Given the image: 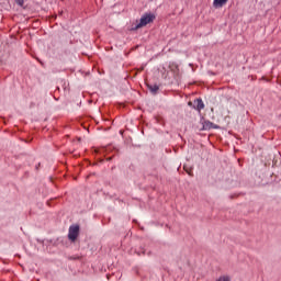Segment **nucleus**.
<instances>
[{
  "instance_id": "nucleus-3",
  "label": "nucleus",
  "mask_w": 281,
  "mask_h": 281,
  "mask_svg": "<svg viewBox=\"0 0 281 281\" xmlns=\"http://www.w3.org/2000/svg\"><path fill=\"white\" fill-rule=\"evenodd\" d=\"M193 109L195 110V111H199V112H201V111H203V109H205V103L203 102V99H201V98H198V99H195L194 101H193Z\"/></svg>"
},
{
  "instance_id": "nucleus-2",
  "label": "nucleus",
  "mask_w": 281,
  "mask_h": 281,
  "mask_svg": "<svg viewBox=\"0 0 281 281\" xmlns=\"http://www.w3.org/2000/svg\"><path fill=\"white\" fill-rule=\"evenodd\" d=\"M80 234V226L78 225H71L68 231V238L71 240V243H76V238H78V235Z\"/></svg>"
},
{
  "instance_id": "nucleus-9",
  "label": "nucleus",
  "mask_w": 281,
  "mask_h": 281,
  "mask_svg": "<svg viewBox=\"0 0 281 281\" xmlns=\"http://www.w3.org/2000/svg\"><path fill=\"white\" fill-rule=\"evenodd\" d=\"M180 167L177 168V170H179Z\"/></svg>"
},
{
  "instance_id": "nucleus-1",
  "label": "nucleus",
  "mask_w": 281,
  "mask_h": 281,
  "mask_svg": "<svg viewBox=\"0 0 281 281\" xmlns=\"http://www.w3.org/2000/svg\"><path fill=\"white\" fill-rule=\"evenodd\" d=\"M153 21H155V14L145 13L144 15H142L139 22L132 26V30L135 31L139 30L140 27H146V25H148V23H153Z\"/></svg>"
},
{
  "instance_id": "nucleus-5",
  "label": "nucleus",
  "mask_w": 281,
  "mask_h": 281,
  "mask_svg": "<svg viewBox=\"0 0 281 281\" xmlns=\"http://www.w3.org/2000/svg\"><path fill=\"white\" fill-rule=\"evenodd\" d=\"M147 89L151 95H157V93H159V85L157 83H147Z\"/></svg>"
},
{
  "instance_id": "nucleus-7",
  "label": "nucleus",
  "mask_w": 281,
  "mask_h": 281,
  "mask_svg": "<svg viewBox=\"0 0 281 281\" xmlns=\"http://www.w3.org/2000/svg\"><path fill=\"white\" fill-rule=\"evenodd\" d=\"M216 281H232L229 277H220Z\"/></svg>"
},
{
  "instance_id": "nucleus-8",
  "label": "nucleus",
  "mask_w": 281,
  "mask_h": 281,
  "mask_svg": "<svg viewBox=\"0 0 281 281\" xmlns=\"http://www.w3.org/2000/svg\"><path fill=\"white\" fill-rule=\"evenodd\" d=\"M15 3L22 8L23 3H25V0H15Z\"/></svg>"
},
{
  "instance_id": "nucleus-6",
  "label": "nucleus",
  "mask_w": 281,
  "mask_h": 281,
  "mask_svg": "<svg viewBox=\"0 0 281 281\" xmlns=\"http://www.w3.org/2000/svg\"><path fill=\"white\" fill-rule=\"evenodd\" d=\"M229 0H213V8H223Z\"/></svg>"
},
{
  "instance_id": "nucleus-4",
  "label": "nucleus",
  "mask_w": 281,
  "mask_h": 281,
  "mask_svg": "<svg viewBox=\"0 0 281 281\" xmlns=\"http://www.w3.org/2000/svg\"><path fill=\"white\" fill-rule=\"evenodd\" d=\"M212 128H218V125L214 124L212 121H204L202 123L201 131H212Z\"/></svg>"
}]
</instances>
